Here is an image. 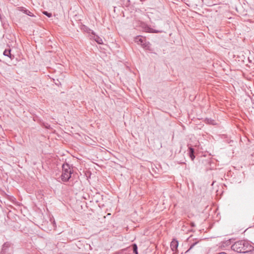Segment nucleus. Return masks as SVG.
<instances>
[{
    "label": "nucleus",
    "instance_id": "obj_7",
    "mask_svg": "<svg viewBox=\"0 0 254 254\" xmlns=\"http://www.w3.org/2000/svg\"><path fill=\"white\" fill-rule=\"evenodd\" d=\"M145 30L146 32L149 33H161L163 32V30H155L153 29V28H151L149 26H146L145 27Z\"/></svg>",
    "mask_w": 254,
    "mask_h": 254
},
{
    "label": "nucleus",
    "instance_id": "obj_18",
    "mask_svg": "<svg viewBox=\"0 0 254 254\" xmlns=\"http://www.w3.org/2000/svg\"><path fill=\"white\" fill-rule=\"evenodd\" d=\"M226 245H230L231 243L230 240H229L226 241Z\"/></svg>",
    "mask_w": 254,
    "mask_h": 254
},
{
    "label": "nucleus",
    "instance_id": "obj_1",
    "mask_svg": "<svg viewBox=\"0 0 254 254\" xmlns=\"http://www.w3.org/2000/svg\"><path fill=\"white\" fill-rule=\"evenodd\" d=\"M231 248L233 251L239 253H247L254 250V247L245 240L236 242Z\"/></svg>",
    "mask_w": 254,
    "mask_h": 254
},
{
    "label": "nucleus",
    "instance_id": "obj_10",
    "mask_svg": "<svg viewBox=\"0 0 254 254\" xmlns=\"http://www.w3.org/2000/svg\"><path fill=\"white\" fill-rule=\"evenodd\" d=\"M189 155L191 160H193L195 158L194 155V150L192 147H190L189 148Z\"/></svg>",
    "mask_w": 254,
    "mask_h": 254
},
{
    "label": "nucleus",
    "instance_id": "obj_9",
    "mask_svg": "<svg viewBox=\"0 0 254 254\" xmlns=\"http://www.w3.org/2000/svg\"><path fill=\"white\" fill-rule=\"evenodd\" d=\"M11 49H5L3 52V55L5 56H7L10 58L11 59H12L14 58V56L11 54Z\"/></svg>",
    "mask_w": 254,
    "mask_h": 254
},
{
    "label": "nucleus",
    "instance_id": "obj_20",
    "mask_svg": "<svg viewBox=\"0 0 254 254\" xmlns=\"http://www.w3.org/2000/svg\"><path fill=\"white\" fill-rule=\"evenodd\" d=\"M191 226L192 227H194V226H195L194 223H193V222L191 223Z\"/></svg>",
    "mask_w": 254,
    "mask_h": 254
},
{
    "label": "nucleus",
    "instance_id": "obj_6",
    "mask_svg": "<svg viewBox=\"0 0 254 254\" xmlns=\"http://www.w3.org/2000/svg\"><path fill=\"white\" fill-rule=\"evenodd\" d=\"M17 9L18 10L23 12L24 13H25L31 17H35V16L33 13H32L31 12H30L29 10L26 9L25 7H17Z\"/></svg>",
    "mask_w": 254,
    "mask_h": 254
},
{
    "label": "nucleus",
    "instance_id": "obj_14",
    "mask_svg": "<svg viewBox=\"0 0 254 254\" xmlns=\"http://www.w3.org/2000/svg\"><path fill=\"white\" fill-rule=\"evenodd\" d=\"M43 13L47 16L48 17H51L52 16V13H50V12H48V11H44L43 12Z\"/></svg>",
    "mask_w": 254,
    "mask_h": 254
},
{
    "label": "nucleus",
    "instance_id": "obj_19",
    "mask_svg": "<svg viewBox=\"0 0 254 254\" xmlns=\"http://www.w3.org/2000/svg\"><path fill=\"white\" fill-rule=\"evenodd\" d=\"M61 168H62V170L63 171L64 170V163L61 165Z\"/></svg>",
    "mask_w": 254,
    "mask_h": 254
},
{
    "label": "nucleus",
    "instance_id": "obj_2",
    "mask_svg": "<svg viewBox=\"0 0 254 254\" xmlns=\"http://www.w3.org/2000/svg\"><path fill=\"white\" fill-rule=\"evenodd\" d=\"M74 177L72 168H70L68 164L64 163V182L68 181L69 185H72Z\"/></svg>",
    "mask_w": 254,
    "mask_h": 254
},
{
    "label": "nucleus",
    "instance_id": "obj_17",
    "mask_svg": "<svg viewBox=\"0 0 254 254\" xmlns=\"http://www.w3.org/2000/svg\"><path fill=\"white\" fill-rule=\"evenodd\" d=\"M61 180L64 181V172H63L62 173V174L61 175Z\"/></svg>",
    "mask_w": 254,
    "mask_h": 254
},
{
    "label": "nucleus",
    "instance_id": "obj_11",
    "mask_svg": "<svg viewBox=\"0 0 254 254\" xmlns=\"http://www.w3.org/2000/svg\"><path fill=\"white\" fill-rule=\"evenodd\" d=\"M132 247L133 253L135 254H138L137 245L136 244H133L132 245Z\"/></svg>",
    "mask_w": 254,
    "mask_h": 254
},
{
    "label": "nucleus",
    "instance_id": "obj_16",
    "mask_svg": "<svg viewBox=\"0 0 254 254\" xmlns=\"http://www.w3.org/2000/svg\"><path fill=\"white\" fill-rule=\"evenodd\" d=\"M124 250H122L118 252L115 253L114 254H124Z\"/></svg>",
    "mask_w": 254,
    "mask_h": 254
},
{
    "label": "nucleus",
    "instance_id": "obj_15",
    "mask_svg": "<svg viewBox=\"0 0 254 254\" xmlns=\"http://www.w3.org/2000/svg\"><path fill=\"white\" fill-rule=\"evenodd\" d=\"M198 243V242H196L195 243H193V244H192L190 246V247L189 248V249L188 250V251H189L190 250H191V249H192L193 248V247L196 244Z\"/></svg>",
    "mask_w": 254,
    "mask_h": 254
},
{
    "label": "nucleus",
    "instance_id": "obj_13",
    "mask_svg": "<svg viewBox=\"0 0 254 254\" xmlns=\"http://www.w3.org/2000/svg\"><path fill=\"white\" fill-rule=\"evenodd\" d=\"M214 120L211 119H206V122L209 124L214 125Z\"/></svg>",
    "mask_w": 254,
    "mask_h": 254
},
{
    "label": "nucleus",
    "instance_id": "obj_12",
    "mask_svg": "<svg viewBox=\"0 0 254 254\" xmlns=\"http://www.w3.org/2000/svg\"><path fill=\"white\" fill-rule=\"evenodd\" d=\"M142 46L144 48L149 49V48L150 47V44L149 42L146 43V42H144V43L143 44V45H142Z\"/></svg>",
    "mask_w": 254,
    "mask_h": 254
},
{
    "label": "nucleus",
    "instance_id": "obj_8",
    "mask_svg": "<svg viewBox=\"0 0 254 254\" xmlns=\"http://www.w3.org/2000/svg\"><path fill=\"white\" fill-rule=\"evenodd\" d=\"M135 42L138 44H140L142 46L144 42H145V39L144 38H143L140 36H137L135 38Z\"/></svg>",
    "mask_w": 254,
    "mask_h": 254
},
{
    "label": "nucleus",
    "instance_id": "obj_3",
    "mask_svg": "<svg viewBox=\"0 0 254 254\" xmlns=\"http://www.w3.org/2000/svg\"><path fill=\"white\" fill-rule=\"evenodd\" d=\"M12 252V244L9 242H6L2 246L0 254H11Z\"/></svg>",
    "mask_w": 254,
    "mask_h": 254
},
{
    "label": "nucleus",
    "instance_id": "obj_4",
    "mask_svg": "<svg viewBox=\"0 0 254 254\" xmlns=\"http://www.w3.org/2000/svg\"><path fill=\"white\" fill-rule=\"evenodd\" d=\"M88 32L89 34H91V35H90L91 38L94 39L98 44H103L102 39L100 37H99L98 35H96L93 31L89 29V31H88Z\"/></svg>",
    "mask_w": 254,
    "mask_h": 254
},
{
    "label": "nucleus",
    "instance_id": "obj_5",
    "mask_svg": "<svg viewBox=\"0 0 254 254\" xmlns=\"http://www.w3.org/2000/svg\"><path fill=\"white\" fill-rule=\"evenodd\" d=\"M178 242L176 240H173L171 242L170 247L172 251L174 252L173 254H178L177 248L178 247Z\"/></svg>",
    "mask_w": 254,
    "mask_h": 254
}]
</instances>
